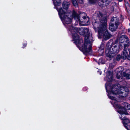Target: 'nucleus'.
<instances>
[{"instance_id": "f257e3e1", "label": "nucleus", "mask_w": 130, "mask_h": 130, "mask_svg": "<svg viewBox=\"0 0 130 130\" xmlns=\"http://www.w3.org/2000/svg\"><path fill=\"white\" fill-rule=\"evenodd\" d=\"M95 15L98 17L99 21L93 24L94 29L95 30L97 28L101 38L103 37L105 40L109 39L112 35L108 32L106 29L107 21L105 15L98 11L96 12Z\"/></svg>"}, {"instance_id": "f03ea898", "label": "nucleus", "mask_w": 130, "mask_h": 130, "mask_svg": "<svg viewBox=\"0 0 130 130\" xmlns=\"http://www.w3.org/2000/svg\"><path fill=\"white\" fill-rule=\"evenodd\" d=\"M80 30L81 32L80 33L81 35H85V41L84 44L82 46V48L85 53V54L90 52L92 46V37L90 34L89 29L86 28L81 27Z\"/></svg>"}, {"instance_id": "7ed1b4c3", "label": "nucleus", "mask_w": 130, "mask_h": 130, "mask_svg": "<svg viewBox=\"0 0 130 130\" xmlns=\"http://www.w3.org/2000/svg\"><path fill=\"white\" fill-rule=\"evenodd\" d=\"M120 86L119 85L113 86L110 90L108 97L109 98L113 100L112 102L113 103H114L116 101L115 97L112 96V94H119L120 98L125 97L128 94V91H124L125 88L123 87H120Z\"/></svg>"}, {"instance_id": "20e7f679", "label": "nucleus", "mask_w": 130, "mask_h": 130, "mask_svg": "<svg viewBox=\"0 0 130 130\" xmlns=\"http://www.w3.org/2000/svg\"><path fill=\"white\" fill-rule=\"evenodd\" d=\"M119 47L118 44H115L111 46V43H108L106 47L105 53L106 56L110 58L113 57L115 54L119 51Z\"/></svg>"}, {"instance_id": "39448f33", "label": "nucleus", "mask_w": 130, "mask_h": 130, "mask_svg": "<svg viewBox=\"0 0 130 130\" xmlns=\"http://www.w3.org/2000/svg\"><path fill=\"white\" fill-rule=\"evenodd\" d=\"M71 16L72 18H74L77 23H79L80 24H81V26L86 25L85 23H88L89 21V19L87 21L86 20H87L86 15L84 12L80 14L79 15L75 11H73L72 13Z\"/></svg>"}, {"instance_id": "423d86ee", "label": "nucleus", "mask_w": 130, "mask_h": 130, "mask_svg": "<svg viewBox=\"0 0 130 130\" xmlns=\"http://www.w3.org/2000/svg\"><path fill=\"white\" fill-rule=\"evenodd\" d=\"M81 29V28L73 27L72 26H70L69 28V30L72 36L73 41L77 44H79V36L77 34V33L78 32L80 35H81L80 33V32L82 31L80 30Z\"/></svg>"}, {"instance_id": "0eeeda50", "label": "nucleus", "mask_w": 130, "mask_h": 130, "mask_svg": "<svg viewBox=\"0 0 130 130\" xmlns=\"http://www.w3.org/2000/svg\"><path fill=\"white\" fill-rule=\"evenodd\" d=\"M118 108V112L121 115V116L120 117V118L123 120H124L125 118L124 117V114L127 115V113L126 112L125 109L123 108H122L121 106L119 105H117Z\"/></svg>"}, {"instance_id": "6e6552de", "label": "nucleus", "mask_w": 130, "mask_h": 130, "mask_svg": "<svg viewBox=\"0 0 130 130\" xmlns=\"http://www.w3.org/2000/svg\"><path fill=\"white\" fill-rule=\"evenodd\" d=\"M71 15L70 12H69L68 14H67L63 17L61 18L62 22L63 24H69L71 23L72 21L71 18H69L68 16Z\"/></svg>"}, {"instance_id": "1a4fd4ad", "label": "nucleus", "mask_w": 130, "mask_h": 130, "mask_svg": "<svg viewBox=\"0 0 130 130\" xmlns=\"http://www.w3.org/2000/svg\"><path fill=\"white\" fill-rule=\"evenodd\" d=\"M56 8L59 14L60 18H61L63 17V16H64L67 14H68L69 12H66L65 11L62 9L61 8H58L57 7H55Z\"/></svg>"}, {"instance_id": "9d476101", "label": "nucleus", "mask_w": 130, "mask_h": 130, "mask_svg": "<svg viewBox=\"0 0 130 130\" xmlns=\"http://www.w3.org/2000/svg\"><path fill=\"white\" fill-rule=\"evenodd\" d=\"M123 123L127 129L128 130V127H130V121L128 119L125 118L123 121Z\"/></svg>"}, {"instance_id": "9b49d317", "label": "nucleus", "mask_w": 130, "mask_h": 130, "mask_svg": "<svg viewBox=\"0 0 130 130\" xmlns=\"http://www.w3.org/2000/svg\"><path fill=\"white\" fill-rule=\"evenodd\" d=\"M128 39L127 36L125 35H122L121 37L119 39V41L120 42V45L121 46H122V43L123 42H124L127 39Z\"/></svg>"}, {"instance_id": "f8f14e48", "label": "nucleus", "mask_w": 130, "mask_h": 130, "mask_svg": "<svg viewBox=\"0 0 130 130\" xmlns=\"http://www.w3.org/2000/svg\"><path fill=\"white\" fill-rule=\"evenodd\" d=\"M118 26V25H115L114 24H112L111 23H110L109 29L112 31H115L116 30Z\"/></svg>"}, {"instance_id": "ddd939ff", "label": "nucleus", "mask_w": 130, "mask_h": 130, "mask_svg": "<svg viewBox=\"0 0 130 130\" xmlns=\"http://www.w3.org/2000/svg\"><path fill=\"white\" fill-rule=\"evenodd\" d=\"M107 80L109 82H110L112 80V73L110 71H108L107 73Z\"/></svg>"}, {"instance_id": "4468645a", "label": "nucleus", "mask_w": 130, "mask_h": 130, "mask_svg": "<svg viewBox=\"0 0 130 130\" xmlns=\"http://www.w3.org/2000/svg\"><path fill=\"white\" fill-rule=\"evenodd\" d=\"M110 23L118 25L119 24V19L116 17L112 18L111 19Z\"/></svg>"}, {"instance_id": "2eb2a0df", "label": "nucleus", "mask_w": 130, "mask_h": 130, "mask_svg": "<svg viewBox=\"0 0 130 130\" xmlns=\"http://www.w3.org/2000/svg\"><path fill=\"white\" fill-rule=\"evenodd\" d=\"M70 2L64 1L62 4V6L64 9H68L69 6L70 5Z\"/></svg>"}, {"instance_id": "dca6fc26", "label": "nucleus", "mask_w": 130, "mask_h": 130, "mask_svg": "<svg viewBox=\"0 0 130 130\" xmlns=\"http://www.w3.org/2000/svg\"><path fill=\"white\" fill-rule=\"evenodd\" d=\"M128 53L126 50L124 49L122 54V58L123 59H125L128 56Z\"/></svg>"}, {"instance_id": "f3484780", "label": "nucleus", "mask_w": 130, "mask_h": 130, "mask_svg": "<svg viewBox=\"0 0 130 130\" xmlns=\"http://www.w3.org/2000/svg\"><path fill=\"white\" fill-rule=\"evenodd\" d=\"M123 106H121L122 108H124L126 109L130 110V105L126 103H124L123 104Z\"/></svg>"}, {"instance_id": "a211bd4d", "label": "nucleus", "mask_w": 130, "mask_h": 130, "mask_svg": "<svg viewBox=\"0 0 130 130\" xmlns=\"http://www.w3.org/2000/svg\"><path fill=\"white\" fill-rule=\"evenodd\" d=\"M98 4L99 6H102L103 5H106V3H108L107 2V0H99L98 2Z\"/></svg>"}, {"instance_id": "6ab92c4d", "label": "nucleus", "mask_w": 130, "mask_h": 130, "mask_svg": "<svg viewBox=\"0 0 130 130\" xmlns=\"http://www.w3.org/2000/svg\"><path fill=\"white\" fill-rule=\"evenodd\" d=\"M55 7L59 6L61 5V0H53Z\"/></svg>"}, {"instance_id": "aec40b11", "label": "nucleus", "mask_w": 130, "mask_h": 130, "mask_svg": "<svg viewBox=\"0 0 130 130\" xmlns=\"http://www.w3.org/2000/svg\"><path fill=\"white\" fill-rule=\"evenodd\" d=\"M122 44V46H124V48L128 46L129 45V42L128 39L127 40H126L124 41V42H123Z\"/></svg>"}, {"instance_id": "412c9836", "label": "nucleus", "mask_w": 130, "mask_h": 130, "mask_svg": "<svg viewBox=\"0 0 130 130\" xmlns=\"http://www.w3.org/2000/svg\"><path fill=\"white\" fill-rule=\"evenodd\" d=\"M123 76V74H122V72L119 71L117 74V77L118 79L120 78L122 80Z\"/></svg>"}, {"instance_id": "4be33fe9", "label": "nucleus", "mask_w": 130, "mask_h": 130, "mask_svg": "<svg viewBox=\"0 0 130 130\" xmlns=\"http://www.w3.org/2000/svg\"><path fill=\"white\" fill-rule=\"evenodd\" d=\"M123 75L128 79H130V74L123 72Z\"/></svg>"}, {"instance_id": "5701e85b", "label": "nucleus", "mask_w": 130, "mask_h": 130, "mask_svg": "<svg viewBox=\"0 0 130 130\" xmlns=\"http://www.w3.org/2000/svg\"><path fill=\"white\" fill-rule=\"evenodd\" d=\"M72 3L73 5L75 7L78 6V4L77 1L76 0H73L72 1Z\"/></svg>"}, {"instance_id": "b1692460", "label": "nucleus", "mask_w": 130, "mask_h": 130, "mask_svg": "<svg viewBox=\"0 0 130 130\" xmlns=\"http://www.w3.org/2000/svg\"><path fill=\"white\" fill-rule=\"evenodd\" d=\"M98 64H104V62L102 58H100L99 59Z\"/></svg>"}, {"instance_id": "393cba45", "label": "nucleus", "mask_w": 130, "mask_h": 130, "mask_svg": "<svg viewBox=\"0 0 130 130\" xmlns=\"http://www.w3.org/2000/svg\"><path fill=\"white\" fill-rule=\"evenodd\" d=\"M97 0H89V2L91 3H96L97 2Z\"/></svg>"}, {"instance_id": "a878e982", "label": "nucleus", "mask_w": 130, "mask_h": 130, "mask_svg": "<svg viewBox=\"0 0 130 130\" xmlns=\"http://www.w3.org/2000/svg\"><path fill=\"white\" fill-rule=\"evenodd\" d=\"M122 57V56H121L120 55H118L116 57V59L117 61H119L120 58Z\"/></svg>"}, {"instance_id": "bb28decb", "label": "nucleus", "mask_w": 130, "mask_h": 130, "mask_svg": "<svg viewBox=\"0 0 130 130\" xmlns=\"http://www.w3.org/2000/svg\"><path fill=\"white\" fill-rule=\"evenodd\" d=\"M125 5L126 6V8H128V7H129V4H128V3L127 2L125 3Z\"/></svg>"}, {"instance_id": "cd10ccee", "label": "nucleus", "mask_w": 130, "mask_h": 130, "mask_svg": "<svg viewBox=\"0 0 130 130\" xmlns=\"http://www.w3.org/2000/svg\"><path fill=\"white\" fill-rule=\"evenodd\" d=\"M78 1L80 4H82L83 2V0H78Z\"/></svg>"}, {"instance_id": "c85d7f7f", "label": "nucleus", "mask_w": 130, "mask_h": 130, "mask_svg": "<svg viewBox=\"0 0 130 130\" xmlns=\"http://www.w3.org/2000/svg\"><path fill=\"white\" fill-rule=\"evenodd\" d=\"M128 59L129 60H130V55H129L128 56Z\"/></svg>"}, {"instance_id": "c756f323", "label": "nucleus", "mask_w": 130, "mask_h": 130, "mask_svg": "<svg viewBox=\"0 0 130 130\" xmlns=\"http://www.w3.org/2000/svg\"><path fill=\"white\" fill-rule=\"evenodd\" d=\"M23 45L24 46V47H24L26 46V43L24 44H23Z\"/></svg>"}, {"instance_id": "7c9ffc66", "label": "nucleus", "mask_w": 130, "mask_h": 130, "mask_svg": "<svg viewBox=\"0 0 130 130\" xmlns=\"http://www.w3.org/2000/svg\"><path fill=\"white\" fill-rule=\"evenodd\" d=\"M128 32H130V29H128Z\"/></svg>"}, {"instance_id": "2f4dec72", "label": "nucleus", "mask_w": 130, "mask_h": 130, "mask_svg": "<svg viewBox=\"0 0 130 130\" xmlns=\"http://www.w3.org/2000/svg\"><path fill=\"white\" fill-rule=\"evenodd\" d=\"M119 0L120 2H121L122 1V0Z\"/></svg>"}, {"instance_id": "473e14b6", "label": "nucleus", "mask_w": 130, "mask_h": 130, "mask_svg": "<svg viewBox=\"0 0 130 130\" xmlns=\"http://www.w3.org/2000/svg\"><path fill=\"white\" fill-rule=\"evenodd\" d=\"M130 1V0H129Z\"/></svg>"}]
</instances>
